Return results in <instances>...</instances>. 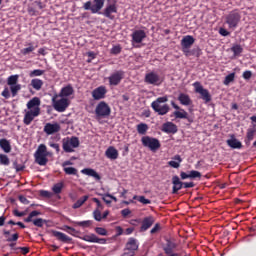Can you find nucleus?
Listing matches in <instances>:
<instances>
[{
    "label": "nucleus",
    "mask_w": 256,
    "mask_h": 256,
    "mask_svg": "<svg viewBox=\"0 0 256 256\" xmlns=\"http://www.w3.org/2000/svg\"><path fill=\"white\" fill-rule=\"evenodd\" d=\"M131 214H132V212H131V210H129L128 208L123 209V210L121 211V216H122L123 218H126L127 216H129V215H131Z\"/></svg>",
    "instance_id": "61"
},
{
    "label": "nucleus",
    "mask_w": 256,
    "mask_h": 256,
    "mask_svg": "<svg viewBox=\"0 0 256 256\" xmlns=\"http://www.w3.org/2000/svg\"><path fill=\"white\" fill-rule=\"evenodd\" d=\"M153 223H155V217L154 216H148L145 217L142 221V226H140V232H145L147 230H149Z\"/></svg>",
    "instance_id": "21"
},
{
    "label": "nucleus",
    "mask_w": 256,
    "mask_h": 256,
    "mask_svg": "<svg viewBox=\"0 0 256 256\" xmlns=\"http://www.w3.org/2000/svg\"><path fill=\"white\" fill-rule=\"evenodd\" d=\"M174 117L176 119H188V113L184 109H180V111L174 112Z\"/></svg>",
    "instance_id": "41"
},
{
    "label": "nucleus",
    "mask_w": 256,
    "mask_h": 256,
    "mask_svg": "<svg viewBox=\"0 0 256 256\" xmlns=\"http://www.w3.org/2000/svg\"><path fill=\"white\" fill-rule=\"evenodd\" d=\"M63 230L66 231L70 235H73V233L76 232V229L71 226H64Z\"/></svg>",
    "instance_id": "58"
},
{
    "label": "nucleus",
    "mask_w": 256,
    "mask_h": 256,
    "mask_svg": "<svg viewBox=\"0 0 256 256\" xmlns=\"http://www.w3.org/2000/svg\"><path fill=\"white\" fill-rule=\"evenodd\" d=\"M136 129H137L138 134L146 135L149 130V126H148V124H145V123H139L137 125Z\"/></svg>",
    "instance_id": "36"
},
{
    "label": "nucleus",
    "mask_w": 256,
    "mask_h": 256,
    "mask_svg": "<svg viewBox=\"0 0 256 256\" xmlns=\"http://www.w3.org/2000/svg\"><path fill=\"white\" fill-rule=\"evenodd\" d=\"M141 142L144 147H147L152 152H156L161 147L159 140L155 137L143 136Z\"/></svg>",
    "instance_id": "8"
},
{
    "label": "nucleus",
    "mask_w": 256,
    "mask_h": 256,
    "mask_svg": "<svg viewBox=\"0 0 256 256\" xmlns=\"http://www.w3.org/2000/svg\"><path fill=\"white\" fill-rule=\"evenodd\" d=\"M161 131L167 134L177 133V126L173 122H166L162 124Z\"/></svg>",
    "instance_id": "24"
},
{
    "label": "nucleus",
    "mask_w": 256,
    "mask_h": 256,
    "mask_svg": "<svg viewBox=\"0 0 256 256\" xmlns=\"http://www.w3.org/2000/svg\"><path fill=\"white\" fill-rule=\"evenodd\" d=\"M121 50H122V48H121V46L120 45H114L113 47H112V49H111V54L112 55H119L120 53H121Z\"/></svg>",
    "instance_id": "53"
},
{
    "label": "nucleus",
    "mask_w": 256,
    "mask_h": 256,
    "mask_svg": "<svg viewBox=\"0 0 256 256\" xmlns=\"http://www.w3.org/2000/svg\"><path fill=\"white\" fill-rule=\"evenodd\" d=\"M105 156L107 159H110L111 161H116L119 158V152L115 147L110 146L105 151Z\"/></svg>",
    "instance_id": "25"
},
{
    "label": "nucleus",
    "mask_w": 256,
    "mask_h": 256,
    "mask_svg": "<svg viewBox=\"0 0 256 256\" xmlns=\"http://www.w3.org/2000/svg\"><path fill=\"white\" fill-rule=\"evenodd\" d=\"M172 194H177L181 189H183V182L180 180L179 176H172Z\"/></svg>",
    "instance_id": "22"
},
{
    "label": "nucleus",
    "mask_w": 256,
    "mask_h": 256,
    "mask_svg": "<svg viewBox=\"0 0 256 256\" xmlns=\"http://www.w3.org/2000/svg\"><path fill=\"white\" fill-rule=\"evenodd\" d=\"M92 215L94 216V219L97 221V222H101L103 220V216L101 214V211L99 210H95Z\"/></svg>",
    "instance_id": "51"
},
{
    "label": "nucleus",
    "mask_w": 256,
    "mask_h": 256,
    "mask_svg": "<svg viewBox=\"0 0 256 256\" xmlns=\"http://www.w3.org/2000/svg\"><path fill=\"white\" fill-rule=\"evenodd\" d=\"M0 147L4 151V153H11L12 151L11 142H9L5 138L0 139Z\"/></svg>",
    "instance_id": "32"
},
{
    "label": "nucleus",
    "mask_w": 256,
    "mask_h": 256,
    "mask_svg": "<svg viewBox=\"0 0 256 256\" xmlns=\"http://www.w3.org/2000/svg\"><path fill=\"white\" fill-rule=\"evenodd\" d=\"M89 196H83L82 198L78 199L72 206V209H79L81 208L84 203H86L88 201Z\"/></svg>",
    "instance_id": "37"
},
{
    "label": "nucleus",
    "mask_w": 256,
    "mask_h": 256,
    "mask_svg": "<svg viewBox=\"0 0 256 256\" xmlns=\"http://www.w3.org/2000/svg\"><path fill=\"white\" fill-rule=\"evenodd\" d=\"M147 38V33H145L143 30H136L135 32H132L131 39L132 43H142L144 39Z\"/></svg>",
    "instance_id": "20"
},
{
    "label": "nucleus",
    "mask_w": 256,
    "mask_h": 256,
    "mask_svg": "<svg viewBox=\"0 0 256 256\" xmlns=\"http://www.w3.org/2000/svg\"><path fill=\"white\" fill-rule=\"evenodd\" d=\"M235 81V72L230 73L225 77V80L223 81L224 85H230L232 82Z\"/></svg>",
    "instance_id": "45"
},
{
    "label": "nucleus",
    "mask_w": 256,
    "mask_h": 256,
    "mask_svg": "<svg viewBox=\"0 0 256 256\" xmlns=\"http://www.w3.org/2000/svg\"><path fill=\"white\" fill-rule=\"evenodd\" d=\"M94 5H92L91 1H88L83 4L84 10L91 11V14H98L101 15V10L104 7L105 0H94Z\"/></svg>",
    "instance_id": "6"
},
{
    "label": "nucleus",
    "mask_w": 256,
    "mask_h": 256,
    "mask_svg": "<svg viewBox=\"0 0 256 256\" xmlns=\"http://www.w3.org/2000/svg\"><path fill=\"white\" fill-rule=\"evenodd\" d=\"M64 172L66 175H77L78 170L74 167H64Z\"/></svg>",
    "instance_id": "46"
},
{
    "label": "nucleus",
    "mask_w": 256,
    "mask_h": 256,
    "mask_svg": "<svg viewBox=\"0 0 256 256\" xmlns=\"http://www.w3.org/2000/svg\"><path fill=\"white\" fill-rule=\"evenodd\" d=\"M182 162V158L180 155H176L174 157H172V160L168 162V165L172 168H179L180 167V164Z\"/></svg>",
    "instance_id": "34"
},
{
    "label": "nucleus",
    "mask_w": 256,
    "mask_h": 256,
    "mask_svg": "<svg viewBox=\"0 0 256 256\" xmlns=\"http://www.w3.org/2000/svg\"><path fill=\"white\" fill-rule=\"evenodd\" d=\"M81 173H82L83 175H87V176L93 177V178H95L97 181H100V180H101V176L99 175V173H97L95 170H93V169H91V168L83 169V170H81Z\"/></svg>",
    "instance_id": "31"
},
{
    "label": "nucleus",
    "mask_w": 256,
    "mask_h": 256,
    "mask_svg": "<svg viewBox=\"0 0 256 256\" xmlns=\"http://www.w3.org/2000/svg\"><path fill=\"white\" fill-rule=\"evenodd\" d=\"M176 247L177 244L174 241L166 240V246L163 247L164 254H166L167 256H182V254L173 253Z\"/></svg>",
    "instance_id": "16"
},
{
    "label": "nucleus",
    "mask_w": 256,
    "mask_h": 256,
    "mask_svg": "<svg viewBox=\"0 0 256 256\" xmlns=\"http://www.w3.org/2000/svg\"><path fill=\"white\" fill-rule=\"evenodd\" d=\"M117 11V4H107L106 8L103 12L100 13V15H104L106 18L114 20L115 16H113L112 14H116Z\"/></svg>",
    "instance_id": "18"
},
{
    "label": "nucleus",
    "mask_w": 256,
    "mask_h": 256,
    "mask_svg": "<svg viewBox=\"0 0 256 256\" xmlns=\"http://www.w3.org/2000/svg\"><path fill=\"white\" fill-rule=\"evenodd\" d=\"M95 232L99 235V236H108V231L107 229L103 228V227H96L95 228Z\"/></svg>",
    "instance_id": "48"
},
{
    "label": "nucleus",
    "mask_w": 256,
    "mask_h": 256,
    "mask_svg": "<svg viewBox=\"0 0 256 256\" xmlns=\"http://www.w3.org/2000/svg\"><path fill=\"white\" fill-rule=\"evenodd\" d=\"M168 102V96L164 95L162 97L156 98L155 101L151 103L152 110L159 116H165L171 108L166 104Z\"/></svg>",
    "instance_id": "1"
},
{
    "label": "nucleus",
    "mask_w": 256,
    "mask_h": 256,
    "mask_svg": "<svg viewBox=\"0 0 256 256\" xmlns=\"http://www.w3.org/2000/svg\"><path fill=\"white\" fill-rule=\"evenodd\" d=\"M45 74V70L35 69L30 72V77H41Z\"/></svg>",
    "instance_id": "47"
},
{
    "label": "nucleus",
    "mask_w": 256,
    "mask_h": 256,
    "mask_svg": "<svg viewBox=\"0 0 256 256\" xmlns=\"http://www.w3.org/2000/svg\"><path fill=\"white\" fill-rule=\"evenodd\" d=\"M63 188L64 182H59L57 184H54V187H52V192H54L55 195H60L62 193Z\"/></svg>",
    "instance_id": "40"
},
{
    "label": "nucleus",
    "mask_w": 256,
    "mask_h": 256,
    "mask_svg": "<svg viewBox=\"0 0 256 256\" xmlns=\"http://www.w3.org/2000/svg\"><path fill=\"white\" fill-rule=\"evenodd\" d=\"M147 85L160 86L163 84L164 79L161 78L156 72H148L144 79Z\"/></svg>",
    "instance_id": "9"
},
{
    "label": "nucleus",
    "mask_w": 256,
    "mask_h": 256,
    "mask_svg": "<svg viewBox=\"0 0 256 256\" xmlns=\"http://www.w3.org/2000/svg\"><path fill=\"white\" fill-rule=\"evenodd\" d=\"M0 163L4 166H9V164L11 163L9 161L8 156L4 155V154H0Z\"/></svg>",
    "instance_id": "49"
},
{
    "label": "nucleus",
    "mask_w": 256,
    "mask_h": 256,
    "mask_svg": "<svg viewBox=\"0 0 256 256\" xmlns=\"http://www.w3.org/2000/svg\"><path fill=\"white\" fill-rule=\"evenodd\" d=\"M195 43V38L191 35H186L183 37L182 41H180V46H182V51L186 57L190 55V48Z\"/></svg>",
    "instance_id": "11"
},
{
    "label": "nucleus",
    "mask_w": 256,
    "mask_h": 256,
    "mask_svg": "<svg viewBox=\"0 0 256 256\" xmlns=\"http://www.w3.org/2000/svg\"><path fill=\"white\" fill-rule=\"evenodd\" d=\"M256 134V126L254 125L252 128H248L246 132L245 144L247 147L251 146V142L253 141Z\"/></svg>",
    "instance_id": "26"
},
{
    "label": "nucleus",
    "mask_w": 256,
    "mask_h": 256,
    "mask_svg": "<svg viewBox=\"0 0 256 256\" xmlns=\"http://www.w3.org/2000/svg\"><path fill=\"white\" fill-rule=\"evenodd\" d=\"M193 87L195 93H198L206 104L212 101V95L210 94V91L205 89L199 81H195L193 83Z\"/></svg>",
    "instance_id": "7"
},
{
    "label": "nucleus",
    "mask_w": 256,
    "mask_h": 256,
    "mask_svg": "<svg viewBox=\"0 0 256 256\" xmlns=\"http://www.w3.org/2000/svg\"><path fill=\"white\" fill-rule=\"evenodd\" d=\"M195 187V183L194 182H183V188L184 189H191Z\"/></svg>",
    "instance_id": "60"
},
{
    "label": "nucleus",
    "mask_w": 256,
    "mask_h": 256,
    "mask_svg": "<svg viewBox=\"0 0 256 256\" xmlns=\"http://www.w3.org/2000/svg\"><path fill=\"white\" fill-rule=\"evenodd\" d=\"M17 82H19V75H11L7 79V85H9V86L18 85Z\"/></svg>",
    "instance_id": "42"
},
{
    "label": "nucleus",
    "mask_w": 256,
    "mask_h": 256,
    "mask_svg": "<svg viewBox=\"0 0 256 256\" xmlns=\"http://www.w3.org/2000/svg\"><path fill=\"white\" fill-rule=\"evenodd\" d=\"M253 76V73L251 71H245L244 74H242V77H244L245 80L251 79Z\"/></svg>",
    "instance_id": "62"
},
{
    "label": "nucleus",
    "mask_w": 256,
    "mask_h": 256,
    "mask_svg": "<svg viewBox=\"0 0 256 256\" xmlns=\"http://www.w3.org/2000/svg\"><path fill=\"white\" fill-rule=\"evenodd\" d=\"M21 88H22L21 84L10 86V91H11L12 98H15L17 96L19 91H21Z\"/></svg>",
    "instance_id": "43"
},
{
    "label": "nucleus",
    "mask_w": 256,
    "mask_h": 256,
    "mask_svg": "<svg viewBox=\"0 0 256 256\" xmlns=\"http://www.w3.org/2000/svg\"><path fill=\"white\" fill-rule=\"evenodd\" d=\"M242 16L238 10H232L225 17V22L229 25L230 29H236L238 27L239 22H241Z\"/></svg>",
    "instance_id": "4"
},
{
    "label": "nucleus",
    "mask_w": 256,
    "mask_h": 256,
    "mask_svg": "<svg viewBox=\"0 0 256 256\" xmlns=\"http://www.w3.org/2000/svg\"><path fill=\"white\" fill-rule=\"evenodd\" d=\"M52 236L56 237L58 241L62 243H71L72 238H70L67 234L59 231L52 230Z\"/></svg>",
    "instance_id": "23"
},
{
    "label": "nucleus",
    "mask_w": 256,
    "mask_h": 256,
    "mask_svg": "<svg viewBox=\"0 0 256 256\" xmlns=\"http://www.w3.org/2000/svg\"><path fill=\"white\" fill-rule=\"evenodd\" d=\"M48 155L47 147L45 144H40L38 150L35 151L34 158L35 162L39 166H46L48 163Z\"/></svg>",
    "instance_id": "2"
},
{
    "label": "nucleus",
    "mask_w": 256,
    "mask_h": 256,
    "mask_svg": "<svg viewBox=\"0 0 256 256\" xmlns=\"http://www.w3.org/2000/svg\"><path fill=\"white\" fill-rule=\"evenodd\" d=\"M92 202L96 203V209L95 210L102 211L104 209L103 204L101 203L99 198H92Z\"/></svg>",
    "instance_id": "52"
},
{
    "label": "nucleus",
    "mask_w": 256,
    "mask_h": 256,
    "mask_svg": "<svg viewBox=\"0 0 256 256\" xmlns=\"http://www.w3.org/2000/svg\"><path fill=\"white\" fill-rule=\"evenodd\" d=\"M19 201H20V203H23L25 205H28L30 203L28 198L24 197L23 195L19 196Z\"/></svg>",
    "instance_id": "63"
},
{
    "label": "nucleus",
    "mask_w": 256,
    "mask_h": 256,
    "mask_svg": "<svg viewBox=\"0 0 256 256\" xmlns=\"http://www.w3.org/2000/svg\"><path fill=\"white\" fill-rule=\"evenodd\" d=\"M96 119H107L111 115V108L105 101H100L95 108Z\"/></svg>",
    "instance_id": "3"
},
{
    "label": "nucleus",
    "mask_w": 256,
    "mask_h": 256,
    "mask_svg": "<svg viewBox=\"0 0 256 256\" xmlns=\"http://www.w3.org/2000/svg\"><path fill=\"white\" fill-rule=\"evenodd\" d=\"M227 146L231 147L232 149H242L243 144L242 142L238 141L235 135H231V139L226 140Z\"/></svg>",
    "instance_id": "27"
},
{
    "label": "nucleus",
    "mask_w": 256,
    "mask_h": 256,
    "mask_svg": "<svg viewBox=\"0 0 256 256\" xmlns=\"http://www.w3.org/2000/svg\"><path fill=\"white\" fill-rule=\"evenodd\" d=\"M139 249V244L137 243V240L135 238H129V240L126 243V248H124V251H137Z\"/></svg>",
    "instance_id": "29"
},
{
    "label": "nucleus",
    "mask_w": 256,
    "mask_h": 256,
    "mask_svg": "<svg viewBox=\"0 0 256 256\" xmlns=\"http://www.w3.org/2000/svg\"><path fill=\"white\" fill-rule=\"evenodd\" d=\"M74 92L75 90L73 89V87L71 85H67L64 86L62 90H60L59 97L67 98L73 95Z\"/></svg>",
    "instance_id": "30"
},
{
    "label": "nucleus",
    "mask_w": 256,
    "mask_h": 256,
    "mask_svg": "<svg viewBox=\"0 0 256 256\" xmlns=\"http://www.w3.org/2000/svg\"><path fill=\"white\" fill-rule=\"evenodd\" d=\"M49 147L54 148L56 153H60V144L55 142H48Z\"/></svg>",
    "instance_id": "57"
},
{
    "label": "nucleus",
    "mask_w": 256,
    "mask_h": 256,
    "mask_svg": "<svg viewBox=\"0 0 256 256\" xmlns=\"http://www.w3.org/2000/svg\"><path fill=\"white\" fill-rule=\"evenodd\" d=\"M61 130V126L59 123H46V125H44L43 128V132L46 133L48 136L55 134V133H59Z\"/></svg>",
    "instance_id": "17"
},
{
    "label": "nucleus",
    "mask_w": 256,
    "mask_h": 256,
    "mask_svg": "<svg viewBox=\"0 0 256 256\" xmlns=\"http://www.w3.org/2000/svg\"><path fill=\"white\" fill-rule=\"evenodd\" d=\"M19 233H14L11 235V237L7 238V242L12 243V242H16L17 240H19Z\"/></svg>",
    "instance_id": "55"
},
{
    "label": "nucleus",
    "mask_w": 256,
    "mask_h": 256,
    "mask_svg": "<svg viewBox=\"0 0 256 256\" xmlns=\"http://www.w3.org/2000/svg\"><path fill=\"white\" fill-rule=\"evenodd\" d=\"M40 195L42 197H46V198H51L52 197V193L49 192L48 190H40Z\"/></svg>",
    "instance_id": "59"
},
{
    "label": "nucleus",
    "mask_w": 256,
    "mask_h": 256,
    "mask_svg": "<svg viewBox=\"0 0 256 256\" xmlns=\"http://www.w3.org/2000/svg\"><path fill=\"white\" fill-rule=\"evenodd\" d=\"M40 115V108H36V110H28L26 111L23 119V123L26 125H31L32 121L35 120L36 117Z\"/></svg>",
    "instance_id": "14"
},
{
    "label": "nucleus",
    "mask_w": 256,
    "mask_h": 256,
    "mask_svg": "<svg viewBox=\"0 0 256 256\" xmlns=\"http://www.w3.org/2000/svg\"><path fill=\"white\" fill-rule=\"evenodd\" d=\"M28 14H30L31 16H36L37 10L33 7H28Z\"/></svg>",
    "instance_id": "64"
},
{
    "label": "nucleus",
    "mask_w": 256,
    "mask_h": 256,
    "mask_svg": "<svg viewBox=\"0 0 256 256\" xmlns=\"http://www.w3.org/2000/svg\"><path fill=\"white\" fill-rule=\"evenodd\" d=\"M41 101L38 97H34L27 102V109L30 111H36L40 109Z\"/></svg>",
    "instance_id": "28"
},
{
    "label": "nucleus",
    "mask_w": 256,
    "mask_h": 256,
    "mask_svg": "<svg viewBox=\"0 0 256 256\" xmlns=\"http://www.w3.org/2000/svg\"><path fill=\"white\" fill-rule=\"evenodd\" d=\"M107 88L105 86H98L91 92L92 99L99 101L101 99L105 98V95H107Z\"/></svg>",
    "instance_id": "15"
},
{
    "label": "nucleus",
    "mask_w": 256,
    "mask_h": 256,
    "mask_svg": "<svg viewBox=\"0 0 256 256\" xmlns=\"http://www.w3.org/2000/svg\"><path fill=\"white\" fill-rule=\"evenodd\" d=\"M125 72L123 70H118L108 76V84L111 86H118L121 81H123Z\"/></svg>",
    "instance_id": "12"
},
{
    "label": "nucleus",
    "mask_w": 256,
    "mask_h": 256,
    "mask_svg": "<svg viewBox=\"0 0 256 256\" xmlns=\"http://www.w3.org/2000/svg\"><path fill=\"white\" fill-rule=\"evenodd\" d=\"M41 212L38 211H32L30 215H28L27 218L24 219L25 223H33L34 226L38 228H43L44 224L46 223V220L43 218H36L33 220V217L40 216Z\"/></svg>",
    "instance_id": "10"
},
{
    "label": "nucleus",
    "mask_w": 256,
    "mask_h": 256,
    "mask_svg": "<svg viewBox=\"0 0 256 256\" xmlns=\"http://www.w3.org/2000/svg\"><path fill=\"white\" fill-rule=\"evenodd\" d=\"M138 202L142 203L143 205L151 204V200L148 198H145L144 196H139Z\"/></svg>",
    "instance_id": "56"
},
{
    "label": "nucleus",
    "mask_w": 256,
    "mask_h": 256,
    "mask_svg": "<svg viewBox=\"0 0 256 256\" xmlns=\"http://www.w3.org/2000/svg\"><path fill=\"white\" fill-rule=\"evenodd\" d=\"M1 95L4 99H10L11 98V93L9 92V88L7 86L4 87V90L2 91Z\"/></svg>",
    "instance_id": "54"
},
{
    "label": "nucleus",
    "mask_w": 256,
    "mask_h": 256,
    "mask_svg": "<svg viewBox=\"0 0 256 256\" xmlns=\"http://www.w3.org/2000/svg\"><path fill=\"white\" fill-rule=\"evenodd\" d=\"M37 46L32 45V43L28 44L27 48H23L20 50V53H22L23 56H28L30 53L35 51Z\"/></svg>",
    "instance_id": "38"
},
{
    "label": "nucleus",
    "mask_w": 256,
    "mask_h": 256,
    "mask_svg": "<svg viewBox=\"0 0 256 256\" xmlns=\"http://www.w3.org/2000/svg\"><path fill=\"white\" fill-rule=\"evenodd\" d=\"M190 179H196V178H201L202 177V173H200L197 170H191L189 173Z\"/></svg>",
    "instance_id": "50"
},
{
    "label": "nucleus",
    "mask_w": 256,
    "mask_h": 256,
    "mask_svg": "<svg viewBox=\"0 0 256 256\" xmlns=\"http://www.w3.org/2000/svg\"><path fill=\"white\" fill-rule=\"evenodd\" d=\"M75 224L82 228H89L93 225V221L92 220H84V221L76 222Z\"/></svg>",
    "instance_id": "44"
},
{
    "label": "nucleus",
    "mask_w": 256,
    "mask_h": 256,
    "mask_svg": "<svg viewBox=\"0 0 256 256\" xmlns=\"http://www.w3.org/2000/svg\"><path fill=\"white\" fill-rule=\"evenodd\" d=\"M52 105L54 106L56 112H65L69 107V100L67 98H62L59 100L52 98Z\"/></svg>",
    "instance_id": "13"
},
{
    "label": "nucleus",
    "mask_w": 256,
    "mask_h": 256,
    "mask_svg": "<svg viewBox=\"0 0 256 256\" xmlns=\"http://www.w3.org/2000/svg\"><path fill=\"white\" fill-rule=\"evenodd\" d=\"M231 51L233 52L234 57H239L243 53V47L242 45H233Z\"/></svg>",
    "instance_id": "39"
},
{
    "label": "nucleus",
    "mask_w": 256,
    "mask_h": 256,
    "mask_svg": "<svg viewBox=\"0 0 256 256\" xmlns=\"http://www.w3.org/2000/svg\"><path fill=\"white\" fill-rule=\"evenodd\" d=\"M82 240L87 243L107 244V239L98 238L94 233L84 235Z\"/></svg>",
    "instance_id": "19"
},
{
    "label": "nucleus",
    "mask_w": 256,
    "mask_h": 256,
    "mask_svg": "<svg viewBox=\"0 0 256 256\" xmlns=\"http://www.w3.org/2000/svg\"><path fill=\"white\" fill-rule=\"evenodd\" d=\"M44 81L40 79H33L31 80V86L35 91H40L43 88Z\"/></svg>",
    "instance_id": "35"
},
{
    "label": "nucleus",
    "mask_w": 256,
    "mask_h": 256,
    "mask_svg": "<svg viewBox=\"0 0 256 256\" xmlns=\"http://www.w3.org/2000/svg\"><path fill=\"white\" fill-rule=\"evenodd\" d=\"M178 101L180 105L189 106L192 103V100L190 99V96L188 94H179Z\"/></svg>",
    "instance_id": "33"
},
{
    "label": "nucleus",
    "mask_w": 256,
    "mask_h": 256,
    "mask_svg": "<svg viewBox=\"0 0 256 256\" xmlns=\"http://www.w3.org/2000/svg\"><path fill=\"white\" fill-rule=\"evenodd\" d=\"M63 150L65 153H73L75 150L73 148L79 147L80 141L76 136L66 137L63 139Z\"/></svg>",
    "instance_id": "5"
}]
</instances>
